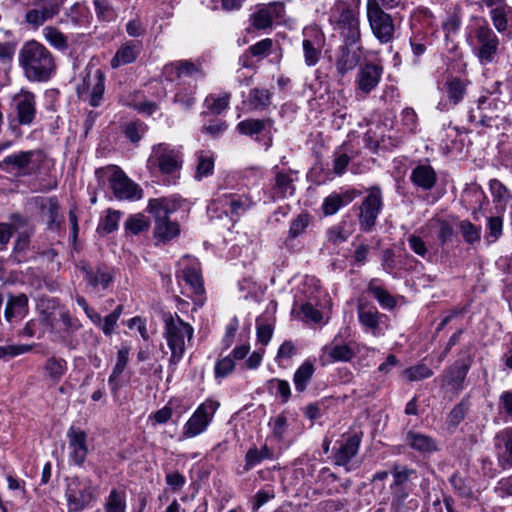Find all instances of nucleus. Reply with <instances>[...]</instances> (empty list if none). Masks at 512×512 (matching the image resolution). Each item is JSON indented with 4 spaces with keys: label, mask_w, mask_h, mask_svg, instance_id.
Listing matches in <instances>:
<instances>
[{
    "label": "nucleus",
    "mask_w": 512,
    "mask_h": 512,
    "mask_svg": "<svg viewBox=\"0 0 512 512\" xmlns=\"http://www.w3.org/2000/svg\"><path fill=\"white\" fill-rule=\"evenodd\" d=\"M18 64L29 82H48L56 73L52 53L40 42L29 40L18 52Z\"/></svg>",
    "instance_id": "nucleus-1"
},
{
    "label": "nucleus",
    "mask_w": 512,
    "mask_h": 512,
    "mask_svg": "<svg viewBox=\"0 0 512 512\" xmlns=\"http://www.w3.org/2000/svg\"><path fill=\"white\" fill-rule=\"evenodd\" d=\"M183 199L172 195L153 198L148 201L146 211L154 217V237L161 243H168L180 234V225L170 215L181 208Z\"/></svg>",
    "instance_id": "nucleus-2"
},
{
    "label": "nucleus",
    "mask_w": 512,
    "mask_h": 512,
    "mask_svg": "<svg viewBox=\"0 0 512 512\" xmlns=\"http://www.w3.org/2000/svg\"><path fill=\"white\" fill-rule=\"evenodd\" d=\"M161 317L164 323L163 335L171 351L169 367H172L174 370L184 356L185 338L190 341L193 338L194 329L176 313L172 314L169 311H163Z\"/></svg>",
    "instance_id": "nucleus-3"
},
{
    "label": "nucleus",
    "mask_w": 512,
    "mask_h": 512,
    "mask_svg": "<svg viewBox=\"0 0 512 512\" xmlns=\"http://www.w3.org/2000/svg\"><path fill=\"white\" fill-rule=\"evenodd\" d=\"M473 51L482 65L496 61L500 41L486 19L480 18L473 30Z\"/></svg>",
    "instance_id": "nucleus-4"
},
{
    "label": "nucleus",
    "mask_w": 512,
    "mask_h": 512,
    "mask_svg": "<svg viewBox=\"0 0 512 512\" xmlns=\"http://www.w3.org/2000/svg\"><path fill=\"white\" fill-rule=\"evenodd\" d=\"M367 20L373 36L380 44L393 42L397 31L395 18L375 1H367Z\"/></svg>",
    "instance_id": "nucleus-5"
},
{
    "label": "nucleus",
    "mask_w": 512,
    "mask_h": 512,
    "mask_svg": "<svg viewBox=\"0 0 512 512\" xmlns=\"http://www.w3.org/2000/svg\"><path fill=\"white\" fill-rule=\"evenodd\" d=\"M108 187L117 200L129 202L139 201L144 196L143 189L118 166L111 167V174L108 177Z\"/></svg>",
    "instance_id": "nucleus-6"
},
{
    "label": "nucleus",
    "mask_w": 512,
    "mask_h": 512,
    "mask_svg": "<svg viewBox=\"0 0 512 512\" xmlns=\"http://www.w3.org/2000/svg\"><path fill=\"white\" fill-rule=\"evenodd\" d=\"M336 6L340 9L337 26L344 39V43L356 45L361 39L358 12L345 1H337Z\"/></svg>",
    "instance_id": "nucleus-7"
},
{
    "label": "nucleus",
    "mask_w": 512,
    "mask_h": 512,
    "mask_svg": "<svg viewBox=\"0 0 512 512\" xmlns=\"http://www.w3.org/2000/svg\"><path fill=\"white\" fill-rule=\"evenodd\" d=\"M219 404L207 400L197 407L183 427L182 438L189 439L205 432L211 423Z\"/></svg>",
    "instance_id": "nucleus-8"
},
{
    "label": "nucleus",
    "mask_w": 512,
    "mask_h": 512,
    "mask_svg": "<svg viewBox=\"0 0 512 512\" xmlns=\"http://www.w3.org/2000/svg\"><path fill=\"white\" fill-rule=\"evenodd\" d=\"M480 8L490 9L489 17L494 29L500 34H512V6L507 0H480Z\"/></svg>",
    "instance_id": "nucleus-9"
},
{
    "label": "nucleus",
    "mask_w": 512,
    "mask_h": 512,
    "mask_svg": "<svg viewBox=\"0 0 512 512\" xmlns=\"http://www.w3.org/2000/svg\"><path fill=\"white\" fill-rule=\"evenodd\" d=\"M382 205L380 189H372L360 206L359 225L362 231L368 232L376 225Z\"/></svg>",
    "instance_id": "nucleus-10"
},
{
    "label": "nucleus",
    "mask_w": 512,
    "mask_h": 512,
    "mask_svg": "<svg viewBox=\"0 0 512 512\" xmlns=\"http://www.w3.org/2000/svg\"><path fill=\"white\" fill-rule=\"evenodd\" d=\"M94 489L91 483L71 479L68 483L66 497L70 511L83 510L93 499Z\"/></svg>",
    "instance_id": "nucleus-11"
},
{
    "label": "nucleus",
    "mask_w": 512,
    "mask_h": 512,
    "mask_svg": "<svg viewBox=\"0 0 512 512\" xmlns=\"http://www.w3.org/2000/svg\"><path fill=\"white\" fill-rule=\"evenodd\" d=\"M302 42L305 64L309 67L315 66L322 54L324 35L316 28L304 29Z\"/></svg>",
    "instance_id": "nucleus-12"
},
{
    "label": "nucleus",
    "mask_w": 512,
    "mask_h": 512,
    "mask_svg": "<svg viewBox=\"0 0 512 512\" xmlns=\"http://www.w3.org/2000/svg\"><path fill=\"white\" fill-rule=\"evenodd\" d=\"M20 125H30L36 116V100L33 92L21 89L12 98Z\"/></svg>",
    "instance_id": "nucleus-13"
},
{
    "label": "nucleus",
    "mask_w": 512,
    "mask_h": 512,
    "mask_svg": "<svg viewBox=\"0 0 512 512\" xmlns=\"http://www.w3.org/2000/svg\"><path fill=\"white\" fill-rule=\"evenodd\" d=\"M67 438L70 460L76 465H82L88 453L86 433L78 427L71 426Z\"/></svg>",
    "instance_id": "nucleus-14"
},
{
    "label": "nucleus",
    "mask_w": 512,
    "mask_h": 512,
    "mask_svg": "<svg viewBox=\"0 0 512 512\" xmlns=\"http://www.w3.org/2000/svg\"><path fill=\"white\" fill-rule=\"evenodd\" d=\"M383 74V66L376 63H366L360 67L357 74V87L364 94L368 95L379 84Z\"/></svg>",
    "instance_id": "nucleus-15"
},
{
    "label": "nucleus",
    "mask_w": 512,
    "mask_h": 512,
    "mask_svg": "<svg viewBox=\"0 0 512 512\" xmlns=\"http://www.w3.org/2000/svg\"><path fill=\"white\" fill-rule=\"evenodd\" d=\"M360 194L361 192L354 188L332 192L322 203L323 214L325 216L336 214L342 207L350 204Z\"/></svg>",
    "instance_id": "nucleus-16"
},
{
    "label": "nucleus",
    "mask_w": 512,
    "mask_h": 512,
    "mask_svg": "<svg viewBox=\"0 0 512 512\" xmlns=\"http://www.w3.org/2000/svg\"><path fill=\"white\" fill-rule=\"evenodd\" d=\"M471 366V359H459L445 370L443 383L450 386L454 391L464 389V381Z\"/></svg>",
    "instance_id": "nucleus-17"
},
{
    "label": "nucleus",
    "mask_w": 512,
    "mask_h": 512,
    "mask_svg": "<svg viewBox=\"0 0 512 512\" xmlns=\"http://www.w3.org/2000/svg\"><path fill=\"white\" fill-rule=\"evenodd\" d=\"M497 464L502 470L512 469V434L504 430L494 438Z\"/></svg>",
    "instance_id": "nucleus-18"
},
{
    "label": "nucleus",
    "mask_w": 512,
    "mask_h": 512,
    "mask_svg": "<svg viewBox=\"0 0 512 512\" xmlns=\"http://www.w3.org/2000/svg\"><path fill=\"white\" fill-rule=\"evenodd\" d=\"M361 444V436L358 434L351 435L347 438L334 453L333 461L335 465L344 466L346 471H351L349 463L351 459L357 455Z\"/></svg>",
    "instance_id": "nucleus-19"
},
{
    "label": "nucleus",
    "mask_w": 512,
    "mask_h": 512,
    "mask_svg": "<svg viewBox=\"0 0 512 512\" xmlns=\"http://www.w3.org/2000/svg\"><path fill=\"white\" fill-rule=\"evenodd\" d=\"M46 325L51 330L69 332L78 328V321L73 319L69 312L63 307H54L51 313L45 318Z\"/></svg>",
    "instance_id": "nucleus-20"
},
{
    "label": "nucleus",
    "mask_w": 512,
    "mask_h": 512,
    "mask_svg": "<svg viewBox=\"0 0 512 512\" xmlns=\"http://www.w3.org/2000/svg\"><path fill=\"white\" fill-rule=\"evenodd\" d=\"M355 45H348L344 43L340 48L336 60L337 72L344 76L349 71H352L360 61V48L353 49Z\"/></svg>",
    "instance_id": "nucleus-21"
},
{
    "label": "nucleus",
    "mask_w": 512,
    "mask_h": 512,
    "mask_svg": "<svg viewBox=\"0 0 512 512\" xmlns=\"http://www.w3.org/2000/svg\"><path fill=\"white\" fill-rule=\"evenodd\" d=\"M357 313L360 324L368 331H371L374 335L376 334L381 314L378 312L377 308L362 300H359L357 305Z\"/></svg>",
    "instance_id": "nucleus-22"
},
{
    "label": "nucleus",
    "mask_w": 512,
    "mask_h": 512,
    "mask_svg": "<svg viewBox=\"0 0 512 512\" xmlns=\"http://www.w3.org/2000/svg\"><path fill=\"white\" fill-rule=\"evenodd\" d=\"M217 203L224 208V213L234 216H240L250 207V200L246 196H240L235 194L223 195L216 200Z\"/></svg>",
    "instance_id": "nucleus-23"
},
{
    "label": "nucleus",
    "mask_w": 512,
    "mask_h": 512,
    "mask_svg": "<svg viewBox=\"0 0 512 512\" xmlns=\"http://www.w3.org/2000/svg\"><path fill=\"white\" fill-rule=\"evenodd\" d=\"M406 444L420 453H432L438 450L435 440L425 434L409 431L405 438Z\"/></svg>",
    "instance_id": "nucleus-24"
},
{
    "label": "nucleus",
    "mask_w": 512,
    "mask_h": 512,
    "mask_svg": "<svg viewBox=\"0 0 512 512\" xmlns=\"http://www.w3.org/2000/svg\"><path fill=\"white\" fill-rule=\"evenodd\" d=\"M411 181L423 190H431L437 180L436 172L430 165H418L411 173Z\"/></svg>",
    "instance_id": "nucleus-25"
},
{
    "label": "nucleus",
    "mask_w": 512,
    "mask_h": 512,
    "mask_svg": "<svg viewBox=\"0 0 512 512\" xmlns=\"http://www.w3.org/2000/svg\"><path fill=\"white\" fill-rule=\"evenodd\" d=\"M503 102H501L497 98H489L486 96H481L477 101V110L479 111V120L478 124L485 127H491L494 119L498 118L496 113H487V108H491L492 106L495 109H499V106H502Z\"/></svg>",
    "instance_id": "nucleus-26"
},
{
    "label": "nucleus",
    "mask_w": 512,
    "mask_h": 512,
    "mask_svg": "<svg viewBox=\"0 0 512 512\" xmlns=\"http://www.w3.org/2000/svg\"><path fill=\"white\" fill-rule=\"evenodd\" d=\"M467 84L468 81L459 77H449L446 80L444 84L445 92L449 102L454 106L463 100L466 94Z\"/></svg>",
    "instance_id": "nucleus-27"
},
{
    "label": "nucleus",
    "mask_w": 512,
    "mask_h": 512,
    "mask_svg": "<svg viewBox=\"0 0 512 512\" xmlns=\"http://www.w3.org/2000/svg\"><path fill=\"white\" fill-rule=\"evenodd\" d=\"M179 277L190 286L195 294L202 295L204 293L203 279L198 264L195 263L185 266L181 270Z\"/></svg>",
    "instance_id": "nucleus-28"
},
{
    "label": "nucleus",
    "mask_w": 512,
    "mask_h": 512,
    "mask_svg": "<svg viewBox=\"0 0 512 512\" xmlns=\"http://www.w3.org/2000/svg\"><path fill=\"white\" fill-rule=\"evenodd\" d=\"M274 458V452L266 444L261 446L260 449L257 447H251L245 455V464L243 469L245 472L250 471L255 466L259 465L264 460H272Z\"/></svg>",
    "instance_id": "nucleus-29"
},
{
    "label": "nucleus",
    "mask_w": 512,
    "mask_h": 512,
    "mask_svg": "<svg viewBox=\"0 0 512 512\" xmlns=\"http://www.w3.org/2000/svg\"><path fill=\"white\" fill-rule=\"evenodd\" d=\"M28 298L25 294L10 296L5 308V318L11 322L13 318H23L27 313Z\"/></svg>",
    "instance_id": "nucleus-30"
},
{
    "label": "nucleus",
    "mask_w": 512,
    "mask_h": 512,
    "mask_svg": "<svg viewBox=\"0 0 512 512\" xmlns=\"http://www.w3.org/2000/svg\"><path fill=\"white\" fill-rule=\"evenodd\" d=\"M315 373V366L311 360H305L295 371L293 375V382L297 392H304L307 389L313 375Z\"/></svg>",
    "instance_id": "nucleus-31"
},
{
    "label": "nucleus",
    "mask_w": 512,
    "mask_h": 512,
    "mask_svg": "<svg viewBox=\"0 0 512 512\" xmlns=\"http://www.w3.org/2000/svg\"><path fill=\"white\" fill-rule=\"evenodd\" d=\"M378 279L373 278L369 281L367 291L373 295L379 305L386 310H392L396 307L397 301L386 289L377 285Z\"/></svg>",
    "instance_id": "nucleus-32"
},
{
    "label": "nucleus",
    "mask_w": 512,
    "mask_h": 512,
    "mask_svg": "<svg viewBox=\"0 0 512 512\" xmlns=\"http://www.w3.org/2000/svg\"><path fill=\"white\" fill-rule=\"evenodd\" d=\"M151 165L148 166V168L151 171H155L156 169L158 172L164 176L163 179L164 184H175L176 180L180 176V169H181V162H150Z\"/></svg>",
    "instance_id": "nucleus-33"
},
{
    "label": "nucleus",
    "mask_w": 512,
    "mask_h": 512,
    "mask_svg": "<svg viewBox=\"0 0 512 512\" xmlns=\"http://www.w3.org/2000/svg\"><path fill=\"white\" fill-rule=\"evenodd\" d=\"M273 125V120L271 118L266 119H245L240 121L236 129L237 131L246 136H254L262 133L267 127H271Z\"/></svg>",
    "instance_id": "nucleus-34"
},
{
    "label": "nucleus",
    "mask_w": 512,
    "mask_h": 512,
    "mask_svg": "<svg viewBox=\"0 0 512 512\" xmlns=\"http://www.w3.org/2000/svg\"><path fill=\"white\" fill-rule=\"evenodd\" d=\"M138 54V46L133 42H128L117 50L111 59V67L118 68L121 65L130 64L137 59Z\"/></svg>",
    "instance_id": "nucleus-35"
},
{
    "label": "nucleus",
    "mask_w": 512,
    "mask_h": 512,
    "mask_svg": "<svg viewBox=\"0 0 512 512\" xmlns=\"http://www.w3.org/2000/svg\"><path fill=\"white\" fill-rule=\"evenodd\" d=\"M230 98L231 95L227 92L223 93L221 96H216L214 94L208 95L204 101V106L207 110L202 112V116L205 117L208 114L220 115L228 108Z\"/></svg>",
    "instance_id": "nucleus-36"
},
{
    "label": "nucleus",
    "mask_w": 512,
    "mask_h": 512,
    "mask_svg": "<svg viewBox=\"0 0 512 512\" xmlns=\"http://www.w3.org/2000/svg\"><path fill=\"white\" fill-rule=\"evenodd\" d=\"M330 362H349L354 357L352 348L347 344H329L323 347Z\"/></svg>",
    "instance_id": "nucleus-37"
},
{
    "label": "nucleus",
    "mask_w": 512,
    "mask_h": 512,
    "mask_svg": "<svg viewBox=\"0 0 512 512\" xmlns=\"http://www.w3.org/2000/svg\"><path fill=\"white\" fill-rule=\"evenodd\" d=\"M272 94L266 88H253L248 94V104L252 110H265L271 104Z\"/></svg>",
    "instance_id": "nucleus-38"
},
{
    "label": "nucleus",
    "mask_w": 512,
    "mask_h": 512,
    "mask_svg": "<svg viewBox=\"0 0 512 512\" xmlns=\"http://www.w3.org/2000/svg\"><path fill=\"white\" fill-rule=\"evenodd\" d=\"M150 227V220L142 213L129 215L124 222L126 234L138 235Z\"/></svg>",
    "instance_id": "nucleus-39"
},
{
    "label": "nucleus",
    "mask_w": 512,
    "mask_h": 512,
    "mask_svg": "<svg viewBox=\"0 0 512 512\" xmlns=\"http://www.w3.org/2000/svg\"><path fill=\"white\" fill-rule=\"evenodd\" d=\"M267 391L279 397L281 403H287L291 397V388L287 380L272 378L265 384Z\"/></svg>",
    "instance_id": "nucleus-40"
},
{
    "label": "nucleus",
    "mask_w": 512,
    "mask_h": 512,
    "mask_svg": "<svg viewBox=\"0 0 512 512\" xmlns=\"http://www.w3.org/2000/svg\"><path fill=\"white\" fill-rule=\"evenodd\" d=\"M183 157L180 148L160 143L153 147L149 160H179Z\"/></svg>",
    "instance_id": "nucleus-41"
},
{
    "label": "nucleus",
    "mask_w": 512,
    "mask_h": 512,
    "mask_svg": "<svg viewBox=\"0 0 512 512\" xmlns=\"http://www.w3.org/2000/svg\"><path fill=\"white\" fill-rule=\"evenodd\" d=\"M249 21L251 23V27L246 29L248 33L251 32L252 29L267 30L273 26L270 14L267 12L266 8L262 7V5H259L258 9L250 15Z\"/></svg>",
    "instance_id": "nucleus-42"
},
{
    "label": "nucleus",
    "mask_w": 512,
    "mask_h": 512,
    "mask_svg": "<svg viewBox=\"0 0 512 512\" xmlns=\"http://www.w3.org/2000/svg\"><path fill=\"white\" fill-rule=\"evenodd\" d=\"M105 512H125L126 493L124 490L112 489L104 502Z\"/></svg>",
    "instance_id": "nucleus-43"
},
{
    "label": "nucleus",
    "mask_w": 512,
    "mask_h": 512,
    "mask_svg": "<svg viewBox=\"0 0 512 512\" xmlns=\"http://www.w3.org/2000/svg\"><path fill=\"white\" fill-rule=\"evenodd\" d=\"M122 215L123 213L121 211L108 208L104 211V215L100 219L98 228H101L107 234L113 233L118 229Z\"/></svg>",
    "instance_id": "nucleus-44"
},
{
    "label": "nucleus",
    "mask_w": 512,
    "mask_h": 512,
    "mask_svg": "<svg viewBox=\"0 0 512 512\" xmlns=\"http://www.w3.org/2000/svg\"><path fill=\"white\" fill-rule=\"evenodd\" d=\"M449 482L459 497L464 499L473 498V487L468 479L462 477L459 473H454L450 477Z\"/></svg>",
    "instance_id": "nucleus-45"
},
{
    "label": "nucleus",
    "mask_w": 512,
    "mask_h": 512,
    "mask_svg": "<svg viewBox=\"0 0 512 512\" xmlns=\"http://www.w3.org/2000/svg\"><path fill=\"white\" fill-rule=\"evenodd\" d=\"M90 82V73L83 78L82 84L76 88L78 98L83 101H88L92 107H96V85L92 88Z\"/></svg>",
    "instance_id": "nucleus-46"
},
{
    "label": "nucleus",
    "mask_w": 512,
    "mask_h": 512,
    "mask_svg": "<svg viewBox=\"0 0 512 512\" xmlns=\"http://www.w3.org/2000/svg\"><path fill=\"white\" fill-rule=\"evenodd\" d=\"M310 219L311 217L307 212H302L297 215V217L294 218L291 222L287 238L289 240H293L300 236L309 226Z\"/></svg>",
    "instance_id": "nucleus-47"
},
{
    "label": "nucleus",
    "mask_w": 512,
    "mask_h": 512,
    "mask_svg": "<svg viewBox=\"0 0 512 512\" xmlns=\"http://www.w3.org/2000/svg\"><path fill=\"white\" fill-rule=\"evenodd\" d=\"M269 427L272 430V435L277 441H283L288 431V419L284 413H280L274 418H271Z\"/></svg>",
    "instance_id": "nucleus-48"
},
{
    "label": "nucleus",
    "mask_w": 512,
    "mask_h": 512,
    "mask_svg": "<svg viewBox=\"0 0 512 512\" xmlns=\"http://www.w3.org/2000/svg\"><path fill=\"white\" fill-rule=\"evenodd\" d=\"M460 232L464 241L468 244H474L480 241L481 227L474 225L469 220H463L459 224Z\"/></svg>",
    "instance_id": "nucleus-49"
},
{
    "label": "nucleus",
    "mask_w": 512,
    "mask_h": 512,
    "mask_svg": "<svg viewBox=\"0 0 512 512\" xmlns=\"http://www.w3.org/2000/svg\"><path fill=\"white\" fill-rule=\"evenodd\" d=\"M468 409L469 402L464 398L450 411L447 417L448 425L451 427H457L464 420Z\"/></svg>",
    "instance_id": "nucleus-50"
},
{
    "label": "nucleus",
    "mask_w": 512,
    "mask_h": 512,
    "mask_svg": "<svg viewBox=\"0 0 512 512\" xmlns=\"http://www.w3.org/2000/svg\"><path fill=\"white\" fill-rule=\"evenodd\" d=\"M46 317L47 315L43 314L40 319H32L27 322L22 330V334L27 337L40 338L44 334L46 328H49V326L46 325Z\"/></svg>",
    "instance_id": "nucleus-51"
},
{
    "label": "nucleus",
    "mask_w": 512,
    "mask_h": 512,
    "mask_svg": "<svg viewBox=\"0 0 512 512\" xmlns=\"http://www.w3.org/2000/svg\"><path fill=\"white\" fill-rule=\"evenodd\" d=\"M46 40L55 48L65 50L68 48L67 37L53 26H47L44 29Z\"/></svg>",
    "instance_id": "nucleus-52"
},
{
    "label": "nucleus",
    "mask_w": 512,
    "mask_h": 512,
    "mask_svg": "<svg viewBox=\"0 0 512 512\" xmlns=\"http://www.w3.org/2000/svg\"><path fill=\"white\" fill-rule=\"evenodd\" d=\"M33 345L28 344H8L0 346V360H9L16 356L25 354L31 351Z\"/></svg>",
    "instance_id": "nucleus-53"
},
{
    "label": "nucleus",
    "mask_w": 512,
    "mask_h": 512,
    "mask_svg": "<svg viewBox=\"0 0 512 512\" xmlns=\"http://www.w3.org/2000/svg\"><path fill=\"white\" fill-rule=\"evenodd\" d=\"M235 369V362L231 356H225L217 360L214 367V376L216 379H223L230 375Z\"/></svg>",
    "instance_id": "nucleus-54"
},
{
    "label": "nucleus",
    "mask_w": 512,
    "mask_h": 512,
    "mask_svg": "<svg viewBox=\"0 0 512 512\" xmlns=\"http://www.w3.org/2000/svg\"><path fill=\"white\" fill-rule=\"evenodd\" d=\"M275 181H276V187H277L281 197H285L287 194L293 195L295 189L293 186L294 179L291 177V174L284 173V172H277Z\"/></svg>",
    "instance_id": "nucleus-55"
},
{
    "label": "nucleus",
    "mask_w": 512,
    "mask_h": 512,
    "mask_svg": "<svg viewBox=\"0 0 512 512\" xmlns=\"http://www.w3.org/2000/svg\"><path fill=\"white\" fill-rule=\"evenodd\" d=\"M404 375L409 381H419L431 377L433 371L425 364H418L407 368Z\"/></svg>",
    "instance_id": "nucleus-56"
},
{
    "label": "nucleus",
    "mask_w": 512,
    "mask_h": 512,
    "mask_svg": "<svg viewBox=\"0 0 512 512\" xmlns=\"http://www.w3.org/2000/svg\"><path fill=\"white\" fill-rule=\"evenodd\" d=\"M228 128V124L225 120L214 118L209 121L208 124H204L201 128V132L208 134L213 138L221 136Z\"/></svg>",
    "instance_id": "nucleus-57"
},
{
    "label": "nucleus",
    "mask_w": 512,
    "mask_h": 512,
    "mask_svg": "<svg viewBox=\"0 0 512 512\" xmlns=\"http://www.w3.org/2000/svg\"><path fill=\"white\" fill-rule=\"evenodd\" d=\"M412 473H414V470L406 466L400 467L395 465L392 470L393 483L391 484V489L394 490L403 486L409 480Z\"/></svg>",
    "instance_id": "nucleus-58"
},
{
    "label": "nucleus",
    "mask_w": 512,
    "mask_h": 512,
    "mask_svg": "<svg viewBox=\"0 0 512 512\" xmlns=\"http://www.w3.org/2000/svg\"><path fill=\"white\" fill-rule=\"evenodd\" d=\"M350 236V232L345 229L344 223H339L330 227L327 231L328 241L333 244L345 242Z\"/></svg>",
    "instance_id": "nucleus-59"
},
{
    "label": "nucleus",
    "mask_w": 512,
    "mask_h": 512,
    "mask_svg": "<svg viewBox=\"0 0 512 512\" xmlns=\"http://www.w3.org/2000/svg\"><path fill=\"white\" fill-rule=\"evenodd\" d=\"M123 311V305L118 304L115 308L104 317V323L102 325V331L105 335H110Z\"/></svg>",
    "instance_id": "nucleus-60"
},
{
    "label": "nucleus",
    "mask_w": 512,
    "mask_h": 512,
    "mask_svg": "<svg viewBox=\"0 0 512 512\" xmlns=\"http://www.w3.org/2000/svg\"><path fill=\"white\" fill-rule=\"evenodd\" d=\"M272 46L273 40L270 38H265L250 46L248 50L254 57L264 58L270 54Z\"/></svg>",
    "instance_id": "nucleus-61"
},
{
    "label": "nucleus",
    "mask_w": 512,
    "mask_h": 512,
    "mask_svg": "<svg viewBox=\"0 0 512 512\" xmlns=\"http://www.w3.org/2000/svg\"><path fill=\"white\" fill-rule=\"evenodd\" d=\"M488 234L487 238L490 242H495L502 235L503 221L499 216H493L488 219L487 224Z\"/></svg>",
    "instance_id": "nucleus-62"
},
{
    "label": "nucleus",
    "mask_w": 512,
    "mask_h": 512,
    "mask_svg": "<svg viewBox=\"0 0 512 512\" xmlns=\"http://www.w3.org/2000/svg\"><path fill=\"white\" fill-rule=\"evenodd\" d=\"M146 130V125L141 121L131 122L125 127V136L131 142H138Z\"/></svg>",
    "instance_id": "nucleus-63"
},
{
    "label": "nucleus",
    "mask_w": 512,
    "mask_h": 512,
    "mask_svg": "<svg viewBox=\"0 0 512 512\" xmlns=\"http://www.w3.org/2000/svg\"><path fill=\"white\" fill-rule=\"evenodd\" d=\"M194 94L195 92L193 89H180L176 92L173 101L174 103L181 104L185 109L189 110L195 103Z\"/></svg>",
    "instance_id": "nucleus-64"
}]
</instances>
